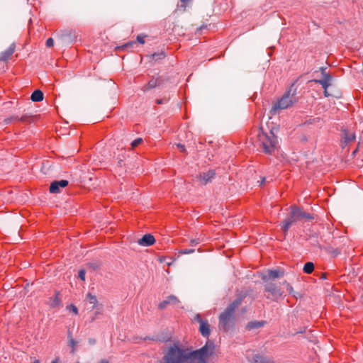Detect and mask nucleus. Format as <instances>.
<instances>
[{
  "mask_svg": "<svg viewBox=\"0 0 363 363\" xmlns=\"http://www.w3.org/2000/svg\"><path fill=\"white\" fill-rule=\"evenodd\" d=\"M214 351L215 344L211 340L196 350L174 344L164 353L160 363H208V358L213 354Z\"/></svg>",
  "mask_w": 363,
  "mask_h": 363,
  "instance_id": "1",
  "label": "nucleus"
},
{
  "mask_svg": "<svg viewBox=\"0 0 363 363\" xmlns=\"http://www.w3.org/2000/svg\"><path fill=\"white\" fill-rule=\"evenodd\" d=\"M257 145L262 149V152L272 155L278 148V140L272 130L259 131L257 135Z\"/></svg>",
  "mask_w": 363,
  "mask_h": 363,
  "instance_id": "2",
  "label": "nucleus"
},
{
  "mask_svg": "<svg viewBox=\"0 0 363 363\" xmlns=\"http://www.w3.org/2000/svg\"><path fill=\"white\" fill-rule=\"evenodd\" d=\"M242 297H238L233 303L219 316V327L227 330L230 328L234 319V313L235 309L240 305Z\"/></svg>",
  "mask_w": 363,
  "mask_h": 363,
  "instance_id": "3",
  "label": "nucleus"
},
{
  "mask_svg": "<svg viewBox=\"0 0 363 363\" xmlns=\"http://www.w3.org/2000/svg\"><path fill=\"white\" fill-rule=\"evenodd\" d=\"M296 89L294 87V85H291L289 91L283 95L281 99L273 105L270 110L271 114L276 115L279 110L287 108L296 102Z\"/></svg>",
  "mask_w": 363,
  "mask_h": 363,
  "instance_id": "4",
  "label": "nucleus"
},
{
  "mask_svg": "<svg viewBox=\"0 0 363 363\" xmlns=\"http://www.w3.org/2000/svg\"><path fill=\"white\" fill-rule=\"evenodd\" d=\"M300 208L292 206L290 207V213L286 219L282 222L281 228L286 235L290 227L298 221H300Z\"/></svg>",
  "mask_w": 363,
  "mask_h": 363,
  "instance_id": "5",
  "label": "nucleus"
},
{
  "mask_svg": "<svg viewBox=\"0 0 363 363\" xmlns=\"http://www.w3.org/2000/svg\"><path fill=\"white\" fill-rule=\"evenodd\" d=\"M262 279L264 281V291L269 294L267 296V298H270L274 301H277L284 294V291L281 289L280 286L272 281H267L266 277H263Z\"/></svg>",
  "mask_w": 363,
  "mask_h": 363,
  "instance_id": "6",
  "label": "nucleus"
},
{
  "mask_svg": "<svg viewBox=\"0 0 363 363\" xmlns=\"http://www.w3.org/2000/svg\"><path fill=\"white\" fill-rule=\"evenodd\" d=\"M215 171L214 170H208L206 172H203L200 174L197 177L198 181L203 185L207 184L208 182H211L212 179L215 177Z\"/></svg>",
  "mask_w": 363,
  "mask_h": 363,
  "instance_id": "7",
  "label": "nucleus"
},
{
  "mask_svg": "<svg viewBox=\"0 0 363 363\" xmlns=\"http://www.w3.org/2000/svg\"><path fill=\"white\" fill-rule=\"evenodd\" d=\"M68 185V181L62 179L60 181H54L50 186V192L52 194H57L60 192V188H65Z\"/></svg>",
  "mask_w": 363,
  "mask_h": 363,
  "instance_id": "8",
  "label": "nucleus"
},
{
  "mask_svg": "<svg viewBox=\"0 0 363 363\" xmlns=\"http://www.w3.org/2000/svg\"><path fill=\"white\" fill-rule=\"evenodd\" d=\"M164 78L162 77H158L157 78H152L148 83L145 85L143 88V91H147L149 89H153L156 86H161L164 83Z\"/></svg>",
  "mask_w": 363,
  "mask_h": 363,
  "instance_id": "9",
  "label": "nucleus"
},
{
  "mask_svg": "<svg viewBox=\"0 0 363 363\" xmlns=\"http://www.w3.org/2000/svg\"><path fill=\"white\" fill-rule=\"evenodd\" d=\"M284 275V270L282 269H275L272 270H268L267 274L264 277H266L267 281H273L277 278L282 277Z\"/></svg>",
  "mask_w": 363,
  "mask_h": 363,
  "instance_id": "10",
  "label": "nucleus"
},
{
  "mask_svg": "<svg viewBox=\"0 0 363 363\" xmlns=\"http://www.w3.org/2000/svg\"><path fill=\"white\" fill-rule=\"evenodd\" d=\"M179 303V301L178 300V298L174 296V295H171V296H169L165 300H164L163 301H162L158 307L160 309H164L167 307V306L168 305H174V306H177L178 304Z\"/></svg>",
  "mask_w": 363,
  "mask_h": 363,
  "instance_id": "11",
  "label": "nucleus"
},
{
  "mask_svg": "<svg viewBox=\"0 0 363 363\" xmlns=\"http://www.w3.org/2000/svg\"><path fill=\"white\" fill-rule=\"evenodd\" d=\"M155 242V239L151 234H145L142 237V238L138 240V245L145 247L152 245Z\"/></svg>",
  "mask_w": 363,
  "mask_h": 363,
  "instance_id": "12",
  "label": "nucleus"
},
{
  "mask_svg": "<svg viewBox=\"0 0 363 363\" xmlns=\"http://www.w3.org/2000/svg\"><path fill=\"white\" fill-rule=\"evenodd\" d=\"M15 50V44L12 43L8 49L2 52L0 55V61L6 62L13 55Z\"/></svg>",
  "mask_w": 363,
  "mask_h": 363,
  "instance_id": "13",
  "label": "nucleus"
},
{
  "mask_svg": "<svg viewBox=\"0 0 363 363\" xmlns=\"http://www.w3.org/2000/svg\"><path fill=\"white\" fill-rule=\"evenodd\" d=\"M253 363H275L274 361L269 357L256 354L252 357L251 360Z\"/></svg>",
  "mask_w": 363,
  "mask_h": 363,
  "instance_id": "14",
  "label": "nucleus"
},
{
  "mask_svg": "<svg viewBox=\"0 0 363 363\" xmlns=\"http://www.w3.org/2000/svg\"><path fill=\"white\" fill-rule=\"evenodd\" d=\"M199 331L203 337H208L210 334V325L207 320L200 323Z\"/></svg>",
  "mask_w": 363,
  "mask_h": 363,
  "instance_id": "15",
  "label": "nucleus"
},
{
  "mask_svg": "<svg viewBox=\"0 0 363 363\" xmlns=\"http://www.w3.org/2000/svg\"><path fill=\"white\" fill-rule=\"evenodd\" d=\"M342 138L344 139V143L347 144L355 140V134L353 132H350L347 130H343L342 131Z\"/></svg>",
  "mask_w": 363,
  "mask_h": 363,
  "instance_id": "16",
  "label": "nucleus"
},
{
  "mask_svg": "<svg viewBox=\"0 0 363 363\" xmlns=\"http://www.w3.org/2000/svg\"><path fill=\"white\" fill-rule=\"evenodd\" d=\"M30 99L34 102L42 101L43 100V93L39 89L35 90L30 96Z\"/></svg>",
  "mask_w": 363,
  "mask_h": 363,
  "instance_id": "17",
  "label": "nucleus"
},
{
  "mask_svg": "<svg viewBox=\"0 0 363 363\" xmlns=\"http://www.w3.org/2000/svg\"><path fill=\"white\" fill-rule=\"evenodd\" d=\"M264 324H265V321H257V320L251 321V322L248 323V324L247 325V328L249 330L256 329V328H259L264 326Z\"/></svg>",
  "mask_w": 363,
  "mask_h": 363,
  "instance_id": "18",
  "label": "nucleus"
},
{
  "mask_svg": "<svg viewBox=\"0 0 363 363\" xmlns=\"http://www.w3.org/2000/svg\"><path fill=\"white\" fill-rule=\"evenodd\" d=\"M61 37L65 40L72 42L74 40V35L71 30H65L62 32Z\"/></svg>",
  "mask_w": 363,
  "mask_h": 363,
  "instance_id": "19",
  "label": "nucleus"
},
{
  "mask_svg": "<svg viewBox=\"0 0 363 363\" xmlns=\"http://www.w3.org/2000/svg\"><path fill=\"white\" fill-rule=\"evenodd\" d=\"M67 338L69 340V346L72 347V352H74L78 342L73 339L70 332H68Z\"/></svg>",
  "mask_w": 363,
  "mask_h": 363,
  "instance_id": "20",
  "label": "nucleus"
},
{
  "mask_svg": "<svg viewBox=\"0 0 363 363\" xmlns=\"http://www.w3.org/2000/svg\"><path fill=\"white\" fill-rule=\"evenodd\" d=\"M314 270V264L313 262H308L304 264L303 272L306 274H311Z\"/></svg>",
  "mask_w": 363,
  "mask_h": 363,
  "instance_id": "21",
  "label": "nucleus"
},
{
  "mask_svg": "<svg viewBox=\"0 0 363 363\" xmlns=\"http://www.w3.org/2000/svg\"><path fill=\"white\" fill-rule=\"evenodd\" d=\"M86 299L89 301V303L93 304V308L97 305L98 301L96 297V296L92 295L91 294L89 293L86 295Z\"/></svg>",
  "mask_w": 363,
  "mask_h": 363,
  "instance_id": "22",
  "label": "nucleus"
},
{
  "mask_svg": "<svg viewBox=\"0 0 363 363\" xmlns=\"http://www.w3.org/2000/svg\"><path fill=\"white\" fill-rule=\"evenodd\" d=\"M313 81L318 84H320L324 89H328V88L331 85V82L330 81L323 79H315Z\"/></svg>",
  "mask_w": 363,
  "mask_h": 363,
  "instance_id": "23",
  "label": "nucleus"
},
{
  "mask_svg": "<svg viewBox=\"0 0 363 363\" xmlns=\"http://www.w3.org/2000/svg\"><path fill=\"white\" fill-rule=\"evenodd\" d=\"M303 218H306V219H312L313 217L311 214L308 213H306L304 211H303L301 208H300V219L302 220Z\"/></svg>",
  "mask_w": 363,
  "mask_h": 363,
  "instance_id": "24",
  "label": "nucleus"
},
{
  "mask_svg": "<svg viewBox=\"0 0 363 363\" xmlns=\"http://www.w3.org/2000/svg\"><path fill=\"white\" fill-rule=\"evenodd\" d=\"M281 284L286 286V291L289 294H292L294 292V289L286 281H283Z\"/></svg>",
  "mask_w": 363,
  "mask_h": 363,
  "instance_id": "25",
  "label": "nucleus"
},
{
  "mask_svg": "<svg viewBox=\"0 0 363 363\" xmlns=\"http://www.w3.org/2000/svg\"><path fill=\"white\" fill-rule=\"evenodd\" d=\"M143 142V139L140 138H138L135 140H134L132 143H131V146L133 148H135L138 145H139L141 143Z\"/></svg>",
  "mask_w": 363,
  "mask_h": 363,
  "instance_id": "26",
  "label": "nucleus"
},
{
  "mask_svg": "<svg viewBox=\"0 0 363 363\" xmlns=\"http://www.w3.org/2000/svg\"><path fill=\"white\" fill-rule=\"evenodd\" d=\"M194 251H195L194 249H182V250H179V253L182 254V255H186V254L193 253V252H194Z\"/></svg>",
  "mask_w": 363,
  "mask_h": 363,
  "instance_id": "27",
  "label": "nucleus"
},
{
  "mask_svg": "<svg viewBox=\"0 0 363 363\" xmlns=\"http://www.w3.org/2000/svg\"><path fill=\"white\" fill-rule=\"evenodd\" d=\"M60 298H58V296L56 295L54 298V299L52 300V302L51 303V306L52 307H56L58 305H60Z\"/></svg>",
  "mask_w": 363,
  "mask_h": 363,
  "instance_id": "28",
  "label": "nucleus"
},
{
  "mask_svg": "<svg viewBox=\"0 0 363 363\" xmlns=\"http://www.w3.org/2000/svg\"><path fill=\"white\" fill-rule=\"evenodd\" d=\"M323 78L321 79L326 80V81H332V77L331 75L328 72H324L323 74H322Z\"/></svg>",
  "mask_w": 363,
  "mask_h": 363,
  "instance_id": "29",
  "label": "nucleus"
},
{
  "mask_svg": "<svg viewBox=\"0 0 363 363\" xmlns=\"http://www.w3.org/2000/svg\"><path fill=\"white\" fill-rule=\"evenodd\" d=\"M86 272L84 269H81L79 271V277L81 280L84 281L85 279Z\"/></svg>",
  "mask_w": 363,
  "mask_h": 363,
  "instance_id": "30",
  "label": "nucleus"
},
{
  "mask_svg": "<svg viewBox=\"0 0 363 363\" xmlns=\"http://www.w3.org/2000/svg\"><path fill=\"white\" fill-rule=\"evenodd\" d=\"M54 45V40L52 38H49L47 40H46V45L48 47H52Z\"/></svg>",
  "mask_w": 363,
  "mask_h": 363,
  "instance_id": "31",
  "label": "nucleus"
},
{
  "mask_svg": "<svg viewBox=\"0 0 363 363\" xmlns=\"http://www.w3.org/2000/svg\"><path fill=\"white\" fill-rule=\"evenodd\" d=\"M67 308L71 309L72 311V312L74 313V314H77L78 313L77 308L75 306L72 305V304H71L69 306H68Z\"/></svg>",
  "mask_w": 363,
  "mask_h": 363,
  "instance_id": "32",
  "label": "nucleus"
},
{
  "mask_svg": "<svg viewBox=\"0 0 363 363\" xmlns=\"http://www.w3.org/2000/svg\"><path fill=\"white\" fill-rule=\"evenodd\" d=\"M200 242V240L199 239H192L190 241V245L191 246H196V245H198L199 243Z\"/></svg>",
  "mask_w": 363,
  "mask_h": 363,
  "instance_id": "33",
  "label": "nucleus"
},
{
  "mask_svg": "<svg viewBox=\"0 0 363 363\" xmlns=\"http://www.w3.org/2000/svg\"><path fill=\"white\" fill-rule=\"evenodd\" d=\"M145 37L144 36H142V35H138L137 37V41L140 43V44H144L145 43Z\"/></svg>",
  "mask_w": 363,
  "mask_h": 363,
  "instance_id": "34",
  "label": "nucleus"
},
{
  "mask_svg": "<svg viewBox=\"0 0 363 363\" xmlns=\"http://www.w3.org/2000/svg\"><path fill=\"white\" fill-rule=\"evenodd\" d=\"M194 320L201 323V322H203L204 320L201 318V315L199 314H196L194 317Z\"/></svg>",
  "mask_w": 363,
  "mask_h": 363,
  "instance_id": "35",
  "label": "nucleus"
},
{
  "mask_svg": "<svg viewBox=\"0 0 363 363\" xmlns=\"http://www.w3.org/2000/svg\"><path fill=\"white\" fill-rule=\"evenodd\" d=\"M133 44H134V42H130V43H128L125 44L124 45H123V48H132Z\"/></svg>",
  "mask_w": 363,
  "mask_h": 363,
  "instance_id": "36",
  "label": "nucleus"
},
{
  "mask_svg": "<svg viewBox=\"0 0 363 363\" xmlns=\"http://www.w3.org/2000/svg\"><path fill=\"white\" fill-rule=\"evenodd\" d=\"M177 147L180 149V150H181L182 152H184V151H185V147H184V145L179 143V144H177Z\"/></svg>",
  "mask_w": 363,
  "mask_h": 363,
  "instance_id": "37",
  "label": "nucleus"
},
{
  "mask_svg": "<svg viewBox=\"0 0 363 363\" xmlns=\"http://www.w3.org/2000/svg\"><path fill=\"white\" fill-rule=\"evenodd\" d=\"M320 70L321 72V74H323L324 72H326V68L323 67H320Z\"/></svg>",
  "mask_w": 363,
  "mask_h": 363,
  "instance_id": "38",
  "label": "nucleus"
},
{
  "mask_svg": "<svg viewBox=\"0 0 363 363\" xmlns=\"http://www.w3.org/2000/svg\"><path fill=\"white\" fill-rule=\"evenodd\" d=\"M99 363H109V362L106 359H101Z\"/></svg>",
  "mask_w": 363,
  "mask_h": 363,
  "instance_id": "39",
  "label": "nucleus"
},
{
  "mask_svg": "<svg viewBox=\"0 0 363 363\" xmlns=\"http://www.w3.org/2000/svg\"><path fill=\"white\" fill-rule=\"evenodd\" d=\"M324 96L325 97H328L330 96V94L328 92L327 89H324Z\"/></svg>",
  "mask_w": 363,
  "mask_h": 363,
  "instance_id": "40",
  "label": "nucleus"
},
{
  "mask_svg": "<svg viewBox=\"0 0 363 363\" xmlns=\"http://www.w3.org/2000/svg\"><path fill=\"white\" fill-rule=\"evenodd\" d=\"M95 342H96V341H95V340H93V339H90V340H89V343H90V344L94 345V344H95Z\"/></svg>",
  "mask_w": 363,
  "mask_h": 363,
  "instance_id": "41",
  "label": "nucleus"
},
{
  "mask_svg": "<svg viewBox=\"0 0 363 363\" xmlns=\"http://www.w3.org/2000/svg\"><path fill=\"white\" fill-rule=\"evenodd\" d=\"M156 55H156V54H155V55H153V57H155ZM157 55H160V57H164V55L163 53L158 54Z\"/></svg>",
  "mask_w": 363,
  "mask_h": 363,
  "instance_id": "42",
  "label": "nucleus"
},
{
  "mask_svg": "<svg viewBox=\"0 0 363 363\" xmlns=\"http://www.w3.org/2000/svg\"><path fill=\"white\" fill-rule=\"evenodd\" d=\"M162 99H157V104H162Z\"/></svg>",
  "mask_w": 363,
  "mask_h": 363,
  "instance_id": "43",
  "label": "nucleus"
},
{
  "mask_svg": "<svg viewBox=\"0 0 363 363\" xmlns=\"http://www.w3.org/2000/svg\"><path fill=\"white\" fill-rule=\"evenodd\" d=\"M52 363H58L57 359H54Z\"/></svg>",
  "mask_w": 363,
  "mask_h": 363,
  "instance_id": "44",
  "label": "nucleus"
},
{
  "mask_svg": "<svg viewBox=\"0 0 363 363\" xmlns=\"http://www.w3.org/2000/svg\"><path fill=\"white\" fill-rule=\"evenodd\" d=\"M264 181H265V178H264V177H263V178H262V182H261V184H262L264 182Z\"/></svg>",
  "mask_w": 363,
  "mask_h": 363,
  "instance_id": "45",
  "label": "nucleus"
},
{
  "mask_svg": "<svg viewBox=\"0 0 363 363\" xmlns=\"http://www.w3.org/2000/svg\"><path fill=\"white\" fill-rule=\"evenodd\" d=\"M180 1H181V2H182V3H186V2H187L189 0H180Z\"/></svg>",
  "mask_w": 363,
  "mask_h": 363,
  "instance_id": "46",
  "label": "nucleus"
},
{
  "mask_svg": "<svg viewBox=\"0 0 363 363\" xmlns=\"http://www.w3.org/2000/svg\"><path fill=\"white\" fill-rule=\"evenodd\" d=\"M33 363H40L38 360H35Z\"/></svg>",
  "mask_w": 363,
  "mask_h": 363,
  "instance_id": "47",
  "label": "nucleus"
}]
</instances>
